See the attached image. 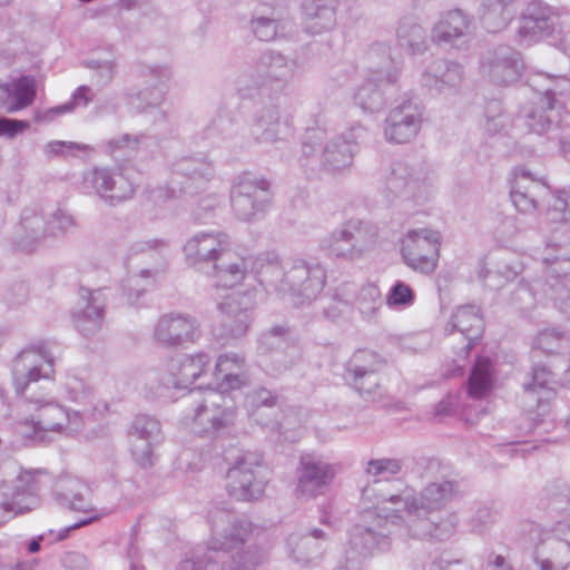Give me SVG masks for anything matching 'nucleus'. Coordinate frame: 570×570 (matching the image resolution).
Instances as JSON below:
<instances>
[{
  "mask_svg": "<svg viewBox=\"0 0 570 570\" xmlns=\"http://www.w3.org/2000/svg\"><path fill=\"white\" fill-rule=\"evenodd\" d=\"M441 235L431 228L409 229L400 238V252L407 267L431 274L438 266Z\"/></svg>",
  "mask_w": 570,
  "mask_h": 570,
  "instance_id": "13",
  "label": "nucleus"
},
{
  "mask_svg": "<svg viewBox=\"0 0 570 570\" xmlns=\"http://www.w3.org/2000/svg\"><path fill=\"white\" fill-rule=\"evenodd\" d=\"M225 198L217 193H210L199 197L191 208V217L197 223H206L216 215L224 205Z\"/></svg>",
  "mask_w": 570,
  "mask_h": 570,
  "instance_id": "62",
  "label": "nucleus"
},
{
  "mask_svg": "<svg viewBox=\"0 0 570 570\" xmlns=\"http://www.w3.org/2000/svg\"><path fill=\"white\" fill-rule=\"evenodd\" d=\"M199 336V323L191 315L184 313L164 314L156 322L153 333L155 342L166 347L194 343Z\"/></svg>",
  "mask_w": 570,
  "mask_h": 570,
  "instance_id": "27",
  "label": "nucleus"
},
{
  "mask_svg": "<svg viewBox=\"0 0 570 570\" xmlns=\"http://www.w3.org/2000/svg\"><path fill=\"white\" fill-rule=\"evenodd\" d=\"M366 70L368 75L377 77L381 81L389 83L397 81L400 76V65L392 57L391 47L385 42L373 43L365 56Z\"/></svg>",
  "mask_w": 570,
  "mask_h": 570,
  "instance_id": "42",
  "label": "nucleus"
},
{
  "mask_svg": "<svg viewBox=\"0 0 570 570\" xmlns=\"http://www.w3.org/2000/svg\"><path fill=\"white\" fill-rule=\"evenodd\" d=\"M48 237L47 218L39 206L23 208L16 226L12 240L17 249L30 252Z\"/></svg>",
  "mask_w": 570,
  "mask_h": 570,
  "instance_id": "34",
  "label": "nucleus"
},
{
  "mask_svg": "<svg viewBox=\"0 0 570 570\" xmlns=\"http://www.w3.org/2000/svg\"><path fill=\"white\" fill-rule=\"evenodd\" d=\"M546 217L551 225L543 258L548 277L570 273V187L550 191Z\"/></svg>",
  "mask_w": 570,
  "mask_h": 570,
  "instance_id": "7",
  "label": "nucleus"
},
{
  "mask_svg": "<svg viewBox=\"0 0 570 570\" xmlns=\"http://www.w3.org/2000/svg\"><path fill=\"white\" fill-rule=\"evenodd\" d=\"M464 75V68L459 62L436 59L421 75V83L439 94L458 92Z\"/></svg>",
  "mask_w": 570,
  "mask_h": 570,
  "instance_id": "33",
  "label": "nucleus"
},
{
  "mask_svg": "<svg viewBox=\"0 0 570 570\" xmlns=\"http://www.w3.org/2000/svg\"><path fill=\"white\" fill-rule=\"evenodd\" d=\"M484 322L480 313V308L476 305L468 304L458 306L448 323L445 331L451 334L454 331L460 332L466 338L468 343L464 347L465 354H468L476 340H479L483 333Z\"/></svg>",
  "mask_w": 570,
  "mask_h": 570,
  "instance_id": "40",
  "label": "nucleus"
},
{
  "mask_svg": "<svg viewBox=\"0 0 570 570\" xmlns=\"http://www.w3.org/2000/svg\"><path fill=\"white\" fill-rule=\"evenodd\" d=\"M325 540L326 533L314 528L307 533H292L287 538V549L296 562L308 563L322 554Z\"/></svg>",
  "mask_w": 570,
  "mask_h": 570,
  "instance_id": "44",
  "label": "nucleus"
},
{
  "mask_svg": "<svg viewBox=\"0 0 570 570\" xmlns=\"http://www.w3.org/2000/svg\"><path fill=\"white\" fill-rule=\"evenodd\" d=\"M432 183V171L423 160H397L386 177V188L404 199L422 198Z\"/></svg>",
  "mask_w": 570,
  "mask_h": 570,
  "instance_id": "19",
  "label": "nucleus"
},
{
  "mask_svg": "<svg viewBox=\"0 0 570 570\" xmlns=\"http://www.w3.org/2000/svg\"><path fill=\"white\" fill-rule=\"evenodd\" d=\"M343 225L348 232L350 240L355 245V249L361 258L376 243L379 236L377 227L360 219H350L343 223Z\"/></svg>",
  "mask_w": 570,
  "mask_h": 570,
  "instance_id": "55",
  "label": "nucleus"
},
{
  "mask_svg": "<svg viewBox=\"0 0 570 570\" xmlns=\"http://www.w3.org/2000/svg\"><path fill=\"white\" fill-rule=\"evenodd\" d=\"M525 66L521 53L509 46L487 51L481 59L480 71L484 79L498 87L517 83Z\"/></svg>",
  "mask_w": 570,
  "mask_h": 570,
  "instance_id": "21",
  "label": "nucleus"
},
{
  "mask_svg": "<svg viewBox=\"0 0 570 570\" xmlns=\"http://www.w3.org/2000/svg\"><path fill=\"white\" fill-rule=\"evenodd\" d=\"M473 35V19L460 9H453L440 14L431 29V41L438 46L462 48Z\"/></svg>",
  "mask_w": 570,
  "mask_h": 570,
  "instance_id": "28",
  "label": "nucleus"
},
{
  "mask_svg": "<svg viewBox=\"0 0 570 570\" xmlns=\"http://www.w3.org/2000/svg\"><path fill=\"white\" fill-rule=\"evenodd\" d=\"M210 538L206 550H197L183 560L177 570H226L218 562L229 552L252 541L254 525L228 510L217 509L209 513Z\"/></svg>",
  "mask_w": 570,
  "mask_h": 570,
  "instance_id": "6",
  "label": "nucleus"
},
{
  "mask_svg": "<svg viewBox=\"0 0 570 570\" xmlns=\"http://www.w3.org/2000/svg\"><path fill=\"white\" fill-rule=\"evenodd\" d=\"M232 240L227 233L219 229L198 230L190 235L184 246L183 253L191 266L213 263L223 258L230 249Z\"/></svg>",
  "mask_w": 570,
  "mask_h": 570,
  "instance_id": "23",
  "label": "nucleus"
},
{
  "mask_svg": "<svg viewBox=\"0 0 570 570\" xmlns=\"http://www.w3.org/2000/svg\"><path fill=\"white\" fill-rule=\"evenodd\" d=\"M482 22L491 32H497L508 26L514 18L517 0H483Z\"/></svg>",
  "mask_w": 570,
  "mask_h": 570,
  "instance_id": "49",
  "label": "nucleus"
},
{
  "mask_svg": "<svg viewBox=\"0 0 570 570\" xmlns=\"http://www.w3.org/2000/svg\"><path fill=\"white\" fill-rule=\"evenodd\" d=\"M39 485L30 472L16 476L11 489L0 490V527L20 513L36 509L39 505Z\"/></svg>",
  "mask_w": 570,
  "mask_h": 570,
  "instance_id": "22",
  "label": "nucleus"
},
{
  "mask_svg": "<svg viewBox=\"0 0 570 570\" xmlns=\"http://www.w3.org/2000/svg\"><path fill=\"white\" fill-rule=\"evenodd\" d=\"M83 188H91L106 203L115 205L130 198L135 193L134 183L124 170L106 167L95 168L83 175Z\"/></svg>",
  "mask_w": 570,
  "mask_h": 570,
  "instance_id": "25",
  "label": "nucleus"
},
{
  "mask_svg": "<svg viewBox=\"0 0 570 570\" xmlns=\"http://www.w3.org/2000/svg\"><path fill=\"white\" fill-rule=\"evenodd\" d=\"M259 350L262 353L276 351L273 362L277 364V372L288 370L302 357L301 347L287 341V328L283 325L274 326L262 334Z\"/></svg>",
  "mask_w": 570,
  "mask_h": 570,
  "instance_id": "35",
  "label": "nucleus"
},
{
  "mask_svg": "<svg viewBox=\"0 0 570 570\" xmlns=\"http://www.w3.org/2000/svg\"><path fill=\"white\" fill-rule=\"evenodd\" d=\"M549 195V186L542 177L534 175L525 167L514 168L510 197L518 212L535 213L541 203L548 204Z\"/></svg>",
  "mask_w": 570,
  "mask_h": 570,
  "instance_id": "24",
  "label": "nucleus"
},
{
  "mask_svg": "<svg viewBox=\"0 0 570 570\" xmlns=\"http://www.w3.org/2000/svg\"><path fill=\"white\" fill-rule=\"evenodd\" d=\"M264 458L259 452L238 455L226 473V490L238 501H255L263 497L267 480L263 475Z\"/></svg>",
  "mask_w": 570,
  "mask_h": 570,
  "instance_id": "10",
  "label": "nucleus"
},
{
  "mask_svg": "<svg viewBox=\"0 0 570 570\" xmlns=\"http://www.w3.org/2000/svg\"><path fill=\"white\" fill-rule=\"evenodd\" d=\"M252 410V419L259 425L277 431L284 434L291 429L287 419L279 420V409L276 405L277 399L266 389H258L249 396Z\"/></svg>",
  "mask_w": 570,
  "mask_h": 570,
  "instance_id": "39",
  "label": "nucleus"
},
{
  "mask_svg": "<svg viewBox=\"0 0 570 570\" xmlns=\"http://www.w3.org/2000/svg\"><path fill=\"white\" fill-rule=\"evenodd\" d=\"M131 454L141 468L154 464V446L161 442V428L157 419L149 415H137L130 430Z\"/></svg>",
  "mask_w": 570,
  "mask_h": 570,
  "instance_id": "31",
  "label": "nucleus"
},
{
  "mask_svg": "<svg viewBox=\"0 0 570 570\" xmlns=\"http://www.w3.org/2000/svg\"><path fill=\"white\" fill-rule=\"evenodd\" d=\"M137 75L141 79V88L127 94L128 104L140 112L159 107L169 90L171 67L167 63H141Z\"/></svg>",
  "mask_w": 570,
  "mask_h": 570,
  "instance_id": "14",
  "label": "nucleus"
},
{
  "mask_svg": "<svg viewBox=\"0 0 570 570\" xmlns=\"http://www.w3.org/2000/svg\"><path fill=\"white\" fill-rule=\"evenodd\" d=\"M366 508L361 513V520L350 532L348 546L338 566L334 570H360L367 558L390 550L393 535L406 538L404 523L395 515L399 513L395 507Z\"/></svg>",
  "mask_w": 570,
  "mask_h": 570,
  "instance_id": "4",
  "label": "nucleus"
},
{
  "mask_svg": "<svg viewBox=\"0 0 570 570\" xmlns=\"http://www.w3.org/2000/svg\"><path fill=\"white\" fill-rule=\"evenodd\" d=\"M79 295L86 302V306L75 315V324L83 335L95 334L99 331L104 318L102 292L81 287Z\"/></svg>",
  "mask_w": 570,
  "mask_h": 570,
  "instance_id": "41",
  "label": "nucleus"
},
{
  "mask_svg": "<svg viewBox=\"0 0 570 570\" xmlns=\"http://www.w3.org/2000/svg\"><path fill=\"white\" fill-rule=\"evenodd\" d=\"M46 218L48 237H61L77 228L75 216L63 208L55 209Z\"/></svg>",
  "mask_w": 570,
  "mask_h": 570,
  "instance_id": "61",
  "label": "nucleus"
},
{
  "mask_svg": "<svg viewBox=\"0 0 570 570\" xmlns=\"http://www.w3.org/2000/svg\"><path fill=\"white\" fill-rule=\"evenodd\" d=\"M263 104L253 119L249 127V136L253 142L275 144L285 138L289 131V121L283 117L279 110V105L272 101L265 104V99H259Z\"/></svg>",
  "mask_w": 570,
  "mask_h": 570,
  "instance_id": "32",
  "label": "nucleus"
},
{
  "mask_svg": "<svg viewBox=\"0 0 570 570\" xmlns=\"http://www.w3.org/2000/svg\"><path fill=\"white\" fill-rule=\"evenodd\" d=\"M384 360L370 350L356 351L346 364L347 382L366 400L375 401L382 395L380 373Z\"/></svg>",
  "mask_w": 570,
  "mask_h": 570,
  "instance_id": "20",
  "label": "nucleus"
},
{
  "mask_svg": "<svg viewBox=\"0 0 570 570\" xmlns=\"http://www.w3.org/2000/svg\"><path fill=\"white\" fill-rule=\"evenodd\" d=\"M321 248L330 257L344 261H356L360 258L355 245L350 240L348 232L343 224L322 239Z\"/></svg>",
  "mask_w": 570,
  "mask_h": 570,
  "instance_id": "52",
  "label": "nucleus"
},
{
  "mask_svg": "<svg viewBox=\"0 0 570 570\" xmlns=\"http://www.w3.org/2000/svg\"><path fill=\"white\" fill-rule=\"evenodd\" d=\"M384 85L390 83L366 73L363 83L357 87L354 94L355 104L364 111L377 112L382 110L386 105V98L382 89Z\"/></svg>",
  "mask_w": 570,
  "mask_h": 570,
  "instance_id": "48",
  "label": "nucleus"
},
{
  "mask_svg": "<svg viewBox=\"0 0 570 570\" xmlns=\"http://www.w3.org/2000/svg\"><path fill=\"white\" fill-rule=\"evenodd\" d=\"M399 46L411 55L423 53L428 50V36L423 26L415 17H403L396 28Z\"/></svg>",
  "mask_w": 570,
  "mask_h": 570,
  "instance_id": "47",
  "label": "nucleus"
},
{
  "mask_svg": "<svg viewBox=\"0 0 570 570\" xmlns=\"http://www.w3.org/2000/svg\"><path fill=\"white\" fill-rule=\"evenodd\" d=\"M202 138L208 141L213 148H223L233 153L243 151L248 141L238 135V128L234 119L226 114L214 117L203 129Z\"/></svg>",
  "mask_w": 570,
  "mask_h": 570,
  "instance_id": "36",
  "label": "nucleus"
},
{
  "mask_svg": "<svg viewBox=\"0 0 570 570\" xmlns=\"http://www.w3.org/2000/svg\"><path fill=\"white\" fill-rule=\"evenodd\" d=\"M297 63L294 59L269 51L264 53L257 63L256 75L244 76L238 81L237 90L242 98L264 100L272 99V92L279 94L293 79Z\"/></svg>",
  "mask_w": 570,
  "mask_h": 570,
  "instance_id": "9",
  "label": "nucleus"
},
{
  "mask_svg": "<svg viewBox=\"0 0 570 570\" xmlns=\"http://www.w3.org/2000/svg\"><path fill=\"white\" fill-rule=\"evenodd\" d=\"M265 559V552L250 541L244 547L229 552L226 558L219 559L218 562L226 570H256L264 563Z\"/></svg>",
  "mask_w": 570,
  "mask_h": 570,
  "instance_id": "51",
  "label": "nucleus"
},
{
  "mask_svg": "<svg viewBox=\"0 0 570 570\" xmlns=\"http://www.w3.org/2000/svg\"><path fill=\"white\" fill-rule=\"evenodd\" d=\"M415 302L413 288L403 281H396L389 289L385 298L386 305L396 311L405 309Z\"/></svg>",
  "mask_w": 570,
  "mask_h": 570,
  "instance_id": "64",
  "label": "nucleus"
},
{
  "mask_svg": "<svg viewBox=\"0 0 570 570\" xmlns=\"http://www.w3.org/2000/svg\"><path fill=\"white\" fill-rule=\"evenodd\" d=\"M404 462L396 458L371 459L365 465L366 475L376 481L389 480L402 472Z\"/></svg>",
  "mask_w": 570,
  "mask_h": 570,
  "instance_id": "60",
  "label": "nucleus"
},
{
  "mask_svg": "<svg viewBox=\"0 0 570 570\" xmlns=\"http://www.w3.org/2000/svg\"><path fill=\"white\" fill-rule=\"evenodd\" d=\"M557 385L553 373L546 365H535L531 381L523 383V389L527 396L534 399L540 405L554 396Z\"/></svg>",
  "mask_w": 570,
  "mask_h": 570,
  "instance_id": "50",
  "label": "nucleus"
},
{
  "mask_svg": "<svg viewBox=\"0 0 570 570\" xmlns=\"http://www.w3.org/2000/svg\"><path fill=\"white\" fill-rule=\"evenodd\" d=\"M37 83L31 76H20L0 85V107L8 114H16L36 99Z\"/></svg>",
  "mask_w": 570,
  "mask_h": 570,
  "instance_id": "38",
  "label": "nucleus"
},
{
  "mask_svg": "<svg viewBox=\"0 0 570 570\" xmlns=\"http://www.w3.org/2000/svg\"><path fill=\"white\" fill-rule=\"evenodd\" d=\"M570 27V17L561 19L557 8L542 0H530L520 18L519 36L534 41L542 38H559V32Z\"/></svg>",
  "mask_w": 570,
  "mask_h": 570,
  "instance_id": "18",
  "label": "nucleus"
},
{
  "mask_svg": "<svg viewBox=\"0 0 570 570\" xmlns=\"http://www.w3.org/2000/svg\"><path fill=\"white\" fill-rule=\"evenodd\" d=\"M92 100L91 89L88 86H80L72 94L70 101L60 106L50 108L43 112H36V121H51L56 116L72 111L78 107H87Z\"/></svg>",
  "mask_w": 570,
  "mask_h": 570,
  "instance_id": "56",
  "label": "nucleus"
},
{
  "mask_svg": "<svg viewBox=\"0 0 570 570\" xmlns=\"http://www.w3.org/2000/svg\"><path fill=\"white\" fill-rule=\"evenodd\" d=\"M217 390L224 394L227 391L238 390L248 383V368L244 355L235 352L218 356L214 372Z\"/></svg>",
  "mask_w": 570,
  "mask_h": 570,
  "instance_id": "37",
  "label": "nucleus"
},
{
  "mask_svg": "<svg viewBox=\"0 0 570 570\" xmlns=\"http://www.w3.org/2000/svg\"><path fill=\"white\" fill-rule=\"evenodd\" d=\"M237 416L229 396L217 389L197 390L188 396L181 424L191 433L214 438L232 426Z\"/></svg>",
  "mask_w": 570,
  "mask_h": 570,
  "instance_id": "8",
  "label": "nucleus"
},
{
  "mask_svg": "<svg viewBox=\"0 0 570 570\" xmlns=\"http://www.w3.org/2000/svg\"><path fill=\"white\" fill-rule=\"evenodd\" d=\"M62 390L68 401L82 405L85 410L102 413L107 411L105 402L96 401L92 386L76 374H67L62 383Z\"/></svg>",
  "mask_w": 570,
  "mask_h": 570,
  "instance_id": "46",
  "label": "nucleus"
},
{
  "mask_svg": "<svg viewBox=\"0 0 570 570\" xmlns=\"http://www.w3.org/2000/svg\"><path fill=\"white\" fill-rule=\"evenodd\" d=\"M212 357L206 352L180 354L171 357L163 370L149 373L148 381L157 383L154 393L160 394L163 389H186L210 368Z\"/></svg>",
  "mask_w": 570,
  "mask_h": 570,
  "instance_id": "11",
  "label": "nucleus"
},
{
  "mask_svg": "<svg viewBox=\"0 0 570 570\" xmlns=\"http://www.w3.org/2000/svg\"><path fill=\"white\" fill-rule=\"evenodd\" d=\"M156 253L161 262L154 268L141 269L138 274L130 276L122 285L124 292L130 303H135L147 286L154 285L164 272V259L169 252L168 242L165 239H150L136 242L130 247V254Z\"/></svg>",
  "mask_w": 570,
  "mask_h": 570,
  "instance_id": "29",
  "label": "nucleus"
},
{
  "mask_svg": "<svg viewBox=\"0 0 570 570\" xmlns=\"http://www.w3.org/2000/svg\"><path fill=\"white\" fill-rule=\"evenodd\" d=\"M259 292L253 287L243 292H233L218 304L222 313V336L240 338L246 335L255 320V308Z\"/></svg>",
  "mask_w": 570,
  "mask_h": 570,
  "instance_id": "15",
  "label": "nucleus"
},
{
  "mask_svg": "<svg viewBox=\"0 0 570 570\" xmlns=\"http://www.w3.org/2000/svg\"><path fill=\"white\" fill-rule=\"evenodd\" d=\"M523 271V264L520 259L510 253H503L495 257L494 271H481L479 276L487 279L491 274L503 278L507 282L513 281Z\"/></svg>",
  "mask_w": 570,
  "mask_h": 570,
  "instance_id": "59",
  "label": "nucleus"
},
{
  "mask_svg": "<svg viewBox=\"0 0 570 570\" xmlns=\"http://www.w3.org/2000/svg\"><path fill=\"white\" fill-rule=\"evenodd\" d=\"M421 126L420 107L406 100L389 111L383 122V137L390 144H407L417 136Z\"/></svg>",
  "mask_w": 570,
  "mask_h": 570,
  "instance_id": "26",
  "label": "nucleus"
},
{
  "mask_svg": "<svg viewBox=\"0 0 570 570\" xmlns=\"http://www.w3.org/2000/svg\"><path fill=\"white\" fill-rule=\"evenodd\" d=\"M492 364L488 357H478L468 383V394L473 399L487 396L492 389Z\"/></svg>",
  "mask_w": 570,
  "mask_h": 570,
  "instance_id": "54",
  "label": "nucleus"
},
{
  "mask_svg": "<svg viewBox=\"0 0 570 570\" xmlns=\"http://www.w3.org/2000/svg\"><path fill=\"white\" fill-rule=\"evenodd\" d=\"M252 262L250 258L232 256L230 249L219 261L213 265L216 285L222 287H233L239 284L247 275L252 266L257 273L256 261Z\"/></svg>",
  "mask_w": 570,
  "mask_h": 570,
  "instance_id": "43",
  "label": "nucleus"
},
{
  "mask_svg": "<svg viewBox=\"0 0 570 570\" xmlns=\"http://www.w3.org/2000/svg\"><path fill=\"white\" fill-rule=\"evenodd\" d=\"M335 476L332 464L313 453L302 454L299 458L296 495L301 499L315 498L321 490L328 485Z\"/></svg>",
  "mask_w": 570,
  "mask_h": 570,
  "instance_id": "30",
  "label": "nucleus"
},
{
  "mask_svg": "<svg viewBox=\"0 0 570 570\" xmlns=\"http://www.w3.org/2000/svg\"><path fill=\"white\" fill-rule=\"evenodd\" d=\"M214 176L215 168L208 159L193 157L178 159L171 165V178L168 185L155 190L154 198L167 200L181 194L191 195Z\"/></svg>",
  "mask_w": 570,
  "mask_h": 570,
  "instance_id": "12",
  "label": "nucleus"
},
{
  "mask_svg": "<svg viewBox=\"0 0 570 570\" xmlns=\"http://www.w3.org/2000/svg\"><path fill=\"white\" fill-rule=\"evenodd\" d=\"M55 371V360L45 345L21 351L12 363V380L17 394L24 397L31 419L16 423V434L24 444H46L57 435H71L83 426L80 411H71L48 394L37 393L33 385L41 379L48 380Z\"/></svg>",
  "mask_w": 570,
  "mask_h": 570,
  "instance_id": "1",
  "label": "nucleus"
},
{
  "mask_svg": "<svg viewBox=\"0 0 570 570\" xmlns=\"http://www.w3.org/2000/svg\"><path fill=\"white\" fill-rule=\"evenodd\" d=\"M271 203L269 183L242 174L234 178L230 204L238 219L252 222L266 212Z\"/></svg>",
  "mask_w": 570,
  "mask_h": 570,
  "instance_id": "17",
  "label": "nucleus"
},
{
  "mask_svg": "<svg viewBox=\"0 0 570 570\" xmlns=\"http://www.w3.org/2000/svg\"><path fill=\"white\" fill-rule=\"evenodd\" d=\"M151 138L146 135L122 134L106 141V151L110 155L117 151H139L149 146Z\"/></svg>",
  "mask_w": 570,
  "mask_h": 570,
  "instance_id": "63",
  "label": "nucleus"
},
{
  "mask_svg": "<svg viewBox=\"0 0 570 570\" xmlns=\"http://www.w3.org/2000/svg\"><path fill=\"white\" fill-rule=\"evenodd\" d=\"M119 57L109 51L105 57H97L86 61V67L92 71L94 78L99 85H108L118 71Z\"/></svg>",
  "mask_w": 570,
  "mask_h": 570,
  "instance_id": "57",
  "label": "nucleus"
},
{
  "mask_svg": "<svg viewBox=\"0 0 570 570\" xmlns=\"http://www.w3.org/2000/svg\"><path fill=\"white\" fill-rule=\"evenodd\" d=\"M360 313L367 321H372L383 306V298L379 286L365 284L361 287L356 298Z\"/></svg>",
  "mask_w": 570,
  "mask_h": 570,
  "instance_id": "58",
  "label": "nucleus"
},
{
  "mask_svg": "<svg viewBox=\"0 0 570 570\" xmlns=\"http://www.w3.org/2000/svg\"><path fill=\"white\" fill-rule=\"evenodd\" d=\"M355 155L356 153L346 147L340 139L332 138L322 150L321 165L327 171H342L352 166Z\"/></svg>",
  "mask_w": 570,
  "mask_h": 570,
  "instance_id": "53",
  "label": "nucleus"
},
{
  "mask_svg": "<svg viewBox=\"0 0 570 570\" xmlns=\"http://www.w3.org/2000/svg\"><path fill=\"white\" fill-rule=\"evenodd\" d=\"M458 483L451 480L429 482L419 493L405 487L400 493L381 494V503H390L399 512L395 517L404 523L409 538L448 539L459 525L454 512L439 518L458 494Z\"/></svg>",
  "mask_w": 570,
  "mask_h": 570,
  "instance_id": "2",
  "label": "nucleus"
},
{
  "mask_svg": "<svg viewBox=\"0 0 570 570\" xmlns=\"http://www.w3.org/2000/svg\"><path fill=\"white\" fill-rule=\"evenodd\" d=\"M303 10L306 30L311 33H321L335 26V0H306Z\"/></svg>",
  "mask_w": 570,
  "mask_h": 570,
  "instance_id": "45",
  "label": "nucleus"
},
{
  "mask_svg": "<svg viewBox=\"0 0 570 570\" xmlns=\"http://www.w3.org/2000/svg\"><path fill=\"white\" fill-rule=\"evenodd\" d=\"M528 86L535 92V98L521 107L518 121L530 132L556 135L567 116H562L564 101L570 97V79L561 75L533 71L528 76Z\"/></svg>",
  "mask_w": 570,
  "mask_h": 570,
  "instance_id": "5",
  "label": "nucleus"
},
{
  "mask_svg": "<svg viewBox=\"0 0 570 570\" xmlns=\"http://www.w3.org/2000/svg\"><path fill=\"white\" fill-rule=\"evenodd\" d=\"M88 492V487L78 478L66 475L57 480L55 484V495L60 504L87 515L61 530L57 535V540H63L71 530L85 527L110 513L108 508H95L86 497Z\"/></svg>",
  "mask_w": 570,
  "mask_h": 570,
  "instance_id": "16",
  "label": "nucleus"
},
{
  "mask_svg": "<svg viewBox=\"0 0 570 570\" xmlns=\"http://www.w3.org/2000/svg\"><path fill=\"white\" fill-rule=\"evenodd\" d=\"M256 266L262 286L288 296L297 306L316 299L326 283V271L316 261L295 258L283 265L276 254L267 253L259 256Z\"/></svg>",
  "mask_w": 570,
  "mask_h": 570,
  "instance_id": "3",
  "label": "nucleus"
}]
</instances>
